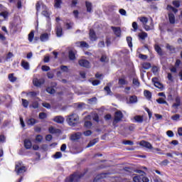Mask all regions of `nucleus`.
<instances>
[{"mask_svg":"<svg viewBox=\"0 0 182 182\" xmlns=\"http://www.w3.org/2000/svg\"><path fill=\"white\" fill-rule=\"evenodd\" d=\"M87 171H89L88 168L84 169V172L79 173L78 171H75L68 177H67L65 180V182H79L80 181V178L85 177L86 174H87Z\"/></svg>","mask_w":182,"mask_h":182,"instance_id":"obj_1","label":"nucleus"},{"mask_svg":"<svg viewBox=\"0 0 182 182\" xmlns=\"http://www.w3.org/2000/svg\"><path fill=\"white\" fill-rule=\"evenodd\" d=\"M66 122L69 126L75 127L79 124V115L75 113L71 114L67 117Z\"/></svg>","mask_w":182,"mask_h":182,"instance_id":"obj_2","label":"nucleus"},{"mask_svg":"<svg viewBox=\"0 0 182 182\" xmlns=\"http://www.w3.org/2000/svg\"><path fill=\"white\" fill-rule=\"evenodd\" d=\"M123 112H122V111L118 110L117 112H114V120L112 122V126H114V127H117V123H120V122H122V120H123Z\"/></svg>","mask_w":182,"mask_h":182,"instance_id":"obj_3","label":"nucleus"},{"mask_svg":"<svg viewBox=\"0 0 182 182\" xmlns=\"http://www.w3.org/2000/svg\"><path fill=\"white\" fill-rule=\"evenodd\" d=\"M21 166H22L21 162H18L15 166V171L18 175L22 174V173H25V171H26V167Z\"/></svg>","mask_w":182,"mask_h":182,"instance_id":"obj_4","label":"nucleus"},{"mask_svg":"<svg viewBox=\"0 0 182 182\" xmlns=\"http://www.w3.org/2000/svg\"><path fill=\"white\" fill-rule=\"evenodd\" d=\"M78 65H80L81 68H85L86 69H90V68H92V65H90V62L86 59L79 60Z\"/></svg>","mask_w":182,"mask_h":182,"instance_id":"obj_5","label":"nucleus"},{"mask_svg":"<svg viewBox=\"0 0 182 182\" xmlns=\"http://www.w3.org/2000/svg\"><path fill=\"white\" fill-rule=\"evenodd\" d=\"M152 82L154 83L155 87H157L161 91L164 90V85L160 82H159V78L155 77L152 78Z\"/></svg>","mask_w":182,"mask_h":182,"instance_id":"obj_6","label":"nucleus"},{"mask_svg":"<svg viewBox=\"0 0 182 182\" xmlns=\"http://www.w3.org/2000/svg\"><path fill=\"white\" fill-rule=\"evenodd\" d=\"M112 173L110 172L102 173L98 175L93 179V182H99L100 180L103 178H107L108 176H110Z\"/></svg>","mask_w":182,"mask_h":182,"instance_id":"obj_7","label":"nucleus"},{"mask_svg":"<svg viewBox=\"0 0 182 182\" xmlns=\"http://www.w3.org/2000/svg\"><path fill=\"white\" fill-rule=\"evenodd\" d=\"M154 48V50L156 52V53H158L160 58H163V56H164V55L166 54V53L163 50L161 47L159 46V44H155Z\"/></svg>","mask_w":182,"mask_h":182,"instance_id":"obj_8","label":"nucleus"},{"mask_svg":"<svg viewBox=\"0 0 182 182\" xmlns=\"http://www.w3.org/2000/svg\"><path fill=\"white\" fill-rule=\"evenodd\" d=\"M139 146H141V147H144L145 149H149V150H151V149H153V145H151L150 142L144 140H141L139 142Z\"/></svg>","mask_w":182,"mask_h":182,"instance_id":"obj_9","label":"nucleus"},{"mask_svg":"<svg viewBox=\"0 0 182 182\" xmlns=\"http://www.w3.org/2000/svg\"><path fill=\"white\" fill-rule=\"evenodd\" d=\"M111 29L113 31L117 38H120V36H122V28L120 27L111 26Z\"/></svg>","mask_w":182,"mask_h":182,"instance_id":"obj_10","label":"nucleus"},{"mask_svg":"<svg viewBox=\"0 0 182 182\" xmlns=\"http://www.w3.org/2000/svg\"><path fill=\"white\" fill-rule=\"evenodd\" d=\"M55 33L58 38H60L63 36V28H62V26H60V24L56 26Z\"/></svg>","mask_w":182,"mask_h":182,"instance_id":"obj_11","label":"nucleus"},{"mask_svg":"<svg viewBox=\"0 0 182 182\" xmlns=\"http://www.w3.org/2000/svg\"><path fill=\"white\" fill-rule=\"evenodd\" d=\"M33 83L36 87H41L45 83V80L36 78L33 80Z\"/></svg>","mask_w":182,"mask_h":182,"instance_id":"obj_12","label":"nucleus"},{"mask_svg":"<svg viewBox=\"0 0 182 182\" xmlns=\"http://www.w3.org/2000/svg\"><path fill=\"white\" fill-rule=\"evenodd\" d=\"M81 137L82 132H76L75 134L71 135L70 140H72V141H76V140H80Z\"/></svg>","mask_w":182,"mask_h":182,"instance_id":"obj_13","label":"nucleus"},{"mask_svg":"<svg viewBox=\"0 0 182 182\" xmlns=\"http://www.w3.org/2000/svg\"><path fill=\"white\" fill-rule=\"evenodd\" d=\"M89 36L90 41H95L97 40V36H96V32H95V30L90 29L89 33Z\"/></svg>","mask_w":182,"mask_h":182,"instance_id":"obj_14","label":"nucleus"},{"mask_svg":"<svg viewBox=\"0 0 182 182\" xmlns=\"http://www.w3.org/2000/svg\"><path fill=\"white\" fill-rule=\"evenodd\" d=\"M166 49H167V50H169L170 53H171V54L177 53V50H176V47H174L173 46H170V44H168V43H166Z\"/></svg>","mask_w":182,"mask_h":182,"instance_id":"obj_15","label":"nucleus"},{"mask_svg":"<svg viewBox=\"0 0 182 182\" xmlns=\"http://www.w3.org/2000/svg\"><path fill=\"white\" fill-rule=\"evenodd\" d=\"M53 122L58 123V124H63L65 122V118L62 116H56L53 118Z\"/></svg>","mask_w":182,"mask_h":182,"instance_id":"obj_16","label":"nucleus"},{"mask_svg":"<svg viewBox=\"0 0 182 182\" xmlns=\"http://www.w3.org/2000/svg\"><path fill=\"white\" fill-rule=\"evenodd\" d=\"M75 45H77L78 48H86L87 49L89 48V44L86 43V41H77L75 43Z\"/></svg>","mask_w":182,"mask_h":182,"instance_id":"obj_17","label":"nucleus"},{"mask_svg":"<svg viewBox=\"0 0 182 182\" xmlns=\"http://www.w3.org/2000/svg\"><path fill=\"white\" fill-rule=\"evenodd\" d=\"M24 147L26 150H31V149H32V141L28 139H24Z\"/></svg>","mask_w":182,"mask_h":182,"instance_id":"obj_18","label":"nucleus"},{"mask_svg":"<svg viewBox=\"0 0 182 182\" xmlns=\"http://www.w3.org/2000/svg\"><path fill=\"white\" fill-rule=\"evenodd\" d=\"M168 16L169 23H171V25H174V23H176V16H174L173 13H169L168 14Z\"/></svg>","mask_w":182,"mask_h":182,"instance_id":"obj_19","label":"nucleus"},{"mask_svg":"<svg viewBox=\"0 0 182 182\" xmlns=\"http://www.w3.org/2000/svg\"><path fill=\"white\" fill-rule=\"evenodd\" d=\"M40 41H41V42H47V41H49V34H48V33H42L40 36Z\"/></svg>","mask_w":182,"mask_h":182,"instance_id":"obj_20","label":"nucleus"},{"mask_svg":"<svg viewBox=\"0 0 182 182\" xmlns=\"http://www.w3.org/2000/svg\"><path fill=\"white\" fill-rule=\"evenodd\" d=\"M26 122L28 126H34V124H36V123H38V120H36L34 118H30L27 119Z\"/></svg>","mask_w":182,"mask_h":182,"instance_id":"obj_21","label":"nucleus"},{"mask_svg":"<svg viewBox=\"0 0 182 182\" xmlns=\"http://www.w3.org/2000/svg\"><path fill=\"white\" fill-rule=\"evenodd\" d=\"M134 120H135L136 123H143V122H144V117L141 115H136L134 117Z\"/></svg>","mask_w":182,"mask_h":182,"instance_id":"obj_22","label":"nucleus"},{"mask_svg":"<svg viewBox=\"0 0 182 182\" xmlns=\"http://www.w3.org/2000/svg\"><path fill=\"white\" fill-rule=\"evenodd\" d=\"M15 76V74L14 73H10L9 74V80L11 82V83H15V82L16 80H18V77H14Z\"/></svg>","mask_w":182,"mask_h":182,"instance_id":"obj_23","label":"nucleus"},{"mask_svg":"<svg viewBox=\"0 0 182 182\" xmlns=\"http://www.w3.org/2000/svg\"><path fill=\"white\" fill-rule=\"evenodd\" d=\"M96 143H99V138H95L94 139H92V141H90L88 144L87 145V147H93V146H95V144H96Z\"/></svg>","mask_w":182,"mask_h":182,"instance_id":"obj_24","label":"nucleus"},{"mask_svg":"<svg viewBox=\"0 0 182 182\" xmlns=\"http://www.w3.org/2000/svg\"><path fill=\"white\" fill-rule=\"evenodd\" d=\"M175 102L176 103L173 104V107H178V106H180L181 105V99L180 98V97H176L175 99Z\"/></svg>","mask_w":182,"mask_h":182,"instance_id":"obj_25","label":"nucleus"},{"mask_svg":"<svg viewBox=\"0 0 182 182\" xmlns=\"http://www.w3.org/2000/svg\"><path fill=\"white\" fill-rule=\"evenodd\" d=\"M21 66L26 70H29V63L28 61H25V60H21Z\"/></svg>","mask_w":182,"mask_h":182,"instance_id":"obj_26","label":"nucleus"},{"mask_svg":"<svg viewBox=\"0 0 182 182\" xmlns=\"http://www.w3.org/2000/svg\"><path fill=\"white\" fill-rule=\"evenodd\" d=\"M54 8L60 9L62 8L61 5L63 4V1L62 0H54Z\"/></svg>","mask_w":182,"mask_h":182,"instance_id":"obj_27","label":"nucleus"},{"mask_svg":"<svg viewBox=\"0 0 182 182\" xmlns=\"http://www.w3.org/2000/svg\"><path fill=\"white\" fill-rule=\"evenodd\" d=\"M68 58L70 60H75V59H76V54H75L73 50H71L68 52Z\"/></svg>","mask_w":182,"mask_h":182,"instance_id":"obj_28","label":"nucleus"},{"mask_svg":"<svg viewBox=\"0 0 182 182\" xmlns=\"http://www.w3.org/2000/svg\"><path fill=\"white\" fill-rule=\"evenodd\" d=\"M85 6L87 8V12H92V4L90 1H85Z\"/></svg>","mask_w":182,"mask_h":182,"instance_id":"obj_29","label":"nucleus"},{"mask_svg":"<svg viewBox=\"0 0 182 182\" xmlns=\"http://www.w3.org/2000/svg\"><path fill=\"white\" fill-rule=\"evenodd\" d=\"M141 67L143 68V69L147 70L150 69V68H151V64L150 63H144L141 64Z\"/></svg>","mask_w":182,"mask_h":182,"instance_id":"obj_30","label":"nucleus"},{"mask_svg":"<svg viewBox=\"0 0 182 182\" xmlns=\"http://www.w3.org/2000/svg\"><path fill=\"white\" fill-rule=\"evenodd\" d=\"M139 39H141V41H144L146 38H147L148 35L146 32H141L138 35Z\"/></svg>","mask_w":182,"mask_h":182,"instance_id":"obj_31","label":"nucleus"},{"mask_svg":"<svg viewBox=\"0 0 182 182\" xmlns=\"http://www.w3.org/2000/svg\"><path fill=\"white\" fill-rule=\"evenodd\" d=\"M166 9H167V11H173L174 14H177V12H178V9L174 8L171 5H168L166 7Z\"/></svg>","mask_w":182,"mask_h":182,"instance_id":"obj_32","label":"nucleus"},{"mask_svg":"<svg viewBox=\"0 0 182 182\" xmlns=\"http://www.w3.org/2000/svg\"><path fill=\"white\" fill-rule=\"evenodd\" d=\"M144 95L145 97H146L148 99V100H150V99H151V92H150L149 90H144Z\"/></svg>","mask_w":182,"mask_h":182,"instance_id":"obj_33","label":"nucleus"},{"mask_svg":"<svg viewBox=\"0 0 182 182\" xmlns=\"http://www.w3.org/2000/svg\"><path fill=\"white\" fill-rule=\"evenodd\" d=\"M33 38H35V31H31L30 33L28 34V41L29 42H33Z\"/></svg>","mask_w":182,"mask_h":182,"instance_id":"obj_34","label":"nucleus"},{"mask_svg":"<svg viewBox=\"0 0 182 182\" xmlns=\"http://www.w3.org/2000/svg\"><path fill=\"white\" fill-rule=\"evenodd\" d=\"M129 102L133 104V103H137V96L136 95H132L129 97Z\"/></svg>","mask_w":182,"mask_h":182,"instance_id":"obj_35","label":"nucleus"},{"mask_svg":"<svg viewBox=\"0 0 182 182\" xmlns=\"http://www.w3.org/2000/svg\"><path fill=\"white\" fill-rule=\"evenodd\" d=\"M22 106L24 107L25 109H28V106H29V101L25 99H21Z\"/></svg>","mask_w":182,"mask_h":182,"instance_id":"obj_36","label":"nucleus"},{"mask_svg":"<svg viewBox=\"0 0 182 182\" xmlns=\"http://www.w3.org/2000/svg\"><path fill=\"white\" fill-rule=\"evenodd\" d=\"M46 92H47L48 93H49L50 95H55V93L56 91L54 90L53 87H48L46 88Z\"/></svg>","mask_w":182,"mask_h":182,"instance_id":"obj_37","label":"nucleus"},{"mask_svg":"<svg viewBox=\"0 0 182 182\" xmlns=\"http://www.w3.org/2000/svg\"><path fill=\"white\" fill-rule=\"evenodd\" d=\"M132 41H133V38L131 36L127 37V42L129 48H133V43L132 42Z\"/></svg>","mask_w":182,"mask_h":182,"instance_id":"obj_38","label":"nucleus"},{"mask_svg":"<svg viewBox=\"0 0 182 182\" xmlns=\"http://www.w3.org/2000/svg\"><path fill=\"white\" fill-rule=\"evenodd\" d=\"M141 177H142V175H136L133 177V181L134 182H141Z\"/></svg>","mask_w":182,"mask_h":182,"instance_id":"obj_39","label":"nucleus"},{"mask_svg":"<svg viewBox=\"0 0 182 182\" xmlns=\"http://www.w3.org/2000/svg\"><path fill=\"white\" fill-rule=\"evenodd\" d=\"M46 117H48V114H46V112H40L39 113L38 118L41 120H43V119H46Z\"/></svg>","mask_w":182,"mask_h":182,"instance_id":"obj_40","label":"nucleus"},{"mask_svg":"<svg viewBox=\"0 0 182 182\" xmlns=\"http://www.w3.org/2000/svg\"><path fill=\"white\" fill-rule=\"evenodd\" d=\"M58 130H59V129H55V127H49V129H48V132H49V133H50L51 134H55L58 133Z\"/></svg>","mask_w":182,"mask_h":182,"instance_id":"obj_41","label":"nucleus"},{"mask_svg":"<svg viewBox=\"0 0 182 182\" xmlns=\"http://www.w3.org/2000/svg\"><path fill=\"white\" fill-rule=\"evenodd\" d=\"M119 85H127L129 83V82H127V80H126L124 78H119V81H118Z\"/></svg>","mask_w":182,"mask_h":182,"instance_id":"obj_42","label":"nucleus"},{"mask_svg":"<svg viewBox=\"0 0 182 182\" xmlns=\"http://www.w3.org/2000/svg\"><path fill=\"white\" fill-rule=\"evenodd\" d=\"M140 22H142L144 25H146L149 22V18L146 16H142L139 18Z\"/></svg>","mask_w":182,"mask_h":182,"instance_id":"obj_43","label":"nucleus"},{"mask_svg":"<svg viewBox=\"0 0 182 182\" xmlns=\"http://www.w3.org/2000/svg\"><path fill=\"white\" fill-rule=\"evenodd\" d=\"M93 124H92V122L90 121H85L84 126L85 127H86L87 129H90V127H92Z\"/></svg>","mask_w":182,"mask_h":182,"instance_id":"obj_44","label":"nucleus"},{"mask_svg":"<svg viewBox=\"0 0 182 182\" xmlns=\"http://www.w3.org/2000/svg\"><path fill=\"white\" fill-rule=\"evenodd\" d=\"M100 62L105 63V62H109V59H107V56L106 55H103L100 58Z\"/></svg>","mask_w":182,"mask_h":182,"instance_id":"obj_45","label":"nucleus"},{"mask_svg":"<svg viewBox=\"0 0 182 182\" xmlns=\"http://www.w3.org/2000/svg\"><path fill=\"white\" fill-rule=\"evenodd\" d=\"M122 144H124L125 146H133L134 143L132 141L126 140L122 141Z\"/></svg>","mask_w":182,"mask_h":182,"instance_id":"obj_46","label":"nucleus"},{"mask_svg":"<svg viewBox=\"0 0 182 182\" xmlns=\"http://www.w3.org/2000/svg\"><path fill=\"white\" fill-rule=\"evenodd\" d=\"M157 103H159V105H166L167 103V102L166 100H164V99L163 98H159L156 100Z\"/></svg>","mask_w":182,"mask_h":182,"instance_id":"obj_47","label":"nucleus"},{"mask_svg":"<svg viewBox=\"0 0 182 182\" xmlns=\"http://www.w3.org/2000/svg\"><path fill=\"white\" fill-rule=\"evenodd\" d=\"M30 107H33V109H38L39 107V102H38V101L33 102L32 105H30Z\"/></svg>","mask_w":182,"mask_h":182,"instance_id":"obj_48","label":"nucleus"},{"mask_svg":"<svg viewBox=\"0 0 182 182\" xmlns=\"http://www.w3.org/2000/svg\"><path fill=\"white\" fill-rule=\"evenodd\" d=\"M41 69L43 72H49V70H50V67L48 65H42Z\"/></svg>","mask_w":182,"mask_h":182,"instance_id":"obj_49","label":"nucleus"},{"mask_svg":"<svg viewBox=\"0 0 182 182\" xmlns=\"http://www.w3.org/2000/svg\"><path fill=\"white\" fill-rule=\"evenodd\" d=\"M132 83L135 86H137V87L140 86V82H139V79L137 78H134L132 80Z\"/></svg>","mask_w":182,"mask_h":182,"instance_id":"obj_50","label":"nucleus"},{"mask_svg":"<svg viewBox=\"0 0 182 182\" xmlns=\"http://www.w3.org/2000/svg\"><path fill=\"white\" fill-rule=\"evenodd\" d=\"M62 157V152L60 151H58L54 154V159H61Z\"/></svg>","mask_w":182,"mask_h":182,"instance_id":"obj_51","label":"nucleus"},{"mask_svg":"<svg viewBox=\"0 0 182 182\" xmlns=\"http://www.w3.org/2000/svg\"><path fill=\"white\" fill-rule=\"evenodd\" d=\"M36 140L38 142V143H41V141H42V140H43V136H42V135H37L36 136Z\"/></svg>","mask_w":182,"mask_h":182,"instance_id":"obj_52","label":"nucleus"},{"mask_svg":"<svg viewBox=\"0 0 182 182\" xmlns=\"http://www.w3.org/2000/svg\"><path fill=\"white\" fill-rule=\"evenodd\" d=\"M8 15H9L8 11H2L1 13H0V16H3V18H4L5 19L8 18Z\"/></svg>","mask_w":182,"mask_h":182,"instance_id":"obj_53","label":"nucleus"},{"mask_svg":"<svg viewBox=\"0 0 182 182\" xmlns=\"http://www.w3.org/2000/svg\"><path fill=\"white\" fill-rule=\"evenodd\" d=\"M136 129V127L134 126V124H131L128 126V130L129 132H133Z\"/></svg>","mask_w":182,"mask_h":182,"instance_id":"obj_54","label":"nucleus"},{"mask_svg":"<svg viewBox=\"0 0 182 182\" xmlns=\"http://www.w3.org/2000/svg\"><path fill=\"white\" fill-rule=\"evenodd\" d=\"M166 134H167L168 137H174V132H173V131H171V130L167 131Z\"/></svg>","mask_w":182,"mask_h":182,"instance_id":"obj_55","label":"nucleus"},{"mask_svg":"<svg viewBox=\"0 0 182 182\" xmlns=\"http://www.w3.org/2000/svg\"><path fill=\"white\" fill-rule=\"evenodd\" d=\"M92 86H97L100 85V80H95L92 82Z\"/></svg>","mask_w":182,"mask_h":182,"instance_id":"obj_56","label":"nucleus"},{"mask_svg":"<svg viewBox=\"0 0 182 182\" xmlns=\"http://www.w3.org/2000/svg\"><path fill=\"white\" fill-rule=\"evenodd\" d=\"M104 90H105V92H107V95H110V93H112V90H110V87H109V86L105 87Z\"/></svg>","mask_w":182,"mask_h":182,"instance_id":"obj_57","label":"nucleus"},{"mask_svg":"<svg viewBox=\"0 0 182 182\" xmlns=\"http://www.w3.org/2000/svg\"><path fill=\"white\" fill-rule=\"evenodd\" d=\"M178 119H180V114H176L171 117V119L174 120V121H177V120H178Z\"/></svg>","mask_w":182,"mask_h":182,"instance_id":"obj_58","label":"nucleus"},{"mask_svg":"<svg viewBox=\"0 0 182 182\" xmlns=\"http://www.w3.org/2000/svg\"><path fill=\"white\" fill-rule=\"evenodd\" d=\"M77 5V0H72L70 6L71 8H75Z\"/></svg>","mask_w":182,"mask_h":182,"instance_id":"obj_59","label":"nucleus"},{"mask_svg":"<svg viewBox=\"0 0 182 182\" xmlns=\"http://www.w3.org/2000/svg\"><path fill=\"white\" fill-rule=\"evenodd\" d=\"M132 28L135 31H137V29H139V26L137 25V23L136 21L132 23Z\"/></svg>","mask_w":182,"mask_h":182,"instance_id":"obj_60","label":"nucleus"},{"mask_svg":"<svg viewBox=\"0 0 182 182\" xmlns=\"http://www.w3.org/2000/svg\"><path fill=\"white\" fill-rule=\"evenodd\" d=\"M173 5L175 6L176 8H180V1H173L172 2Z\"/></svg>","mask_w":182,"mask_h":182,"instance_id":"obj_61","label":"nucleus"},{"mask_svg":"<svg viewBox=\"0 0 182 182\" xmlns=\"http://www.w3.org/2000/svg\"><path fill=\"white\" fill-rule=\"evenodd\" d=\"M141 181H143V182H149L150 180L149 179V178H147V176H144V175L142 174Z\"/></svg>","mask_w":182,"mask_h":182,"instance_id":"obj_62","label":"nucleus"},{"mask_svg":"<svg viewBox=\"0 0 182 182\" xmlns=\"http://www.w3.org/2000/svg\"><path fill=\"white\" fill-rule=\"evenodd\" d=\"M42 106L43 107H46V109H50V104H49L48 102H43L42 104Z\"/></svg>","mask_w":182,"mask_h":182,"instance_id":"obj_63","label":"nucleus"},{"mask_svg":"<svg viewBox=\"0 0 182 182\" xmlns=\"http://www.w3.org/2000/svg\"><path fill=\"white\" fill-rule=\"evenodd\" d=\"M94 122H97V123H99V114H95L93 117Z\"/></svg>","mask_w":182,"mask_h":182,"instance_id":"obj_64","label":"nucleus"}]
</instances>
